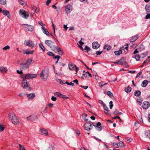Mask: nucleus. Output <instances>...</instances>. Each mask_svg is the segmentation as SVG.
Here are the masks:
<instances>
[{"instance_id": "obj_1", "label": "nucleus", "mask_w": 150, "mask_h": 150, "mask_svg": "<svg viewBox=\"0 0 150 150\" xmlns=\"http://www.w3.org/2000/svg\"><path fill=\"white\" fill-rule=\"evenodd\" d=\"M32 61V59L30 58L27 59L26 63H21L20 67V69L22 70H26L28 69L29 68V66L31 63Z\"/></svg>"}, {"instance_id": "obj_2", "label": "nucleus", "mask_w": 150, "mask_h": 150, "mask_svg": "<svg viewBox=\"0 0 150 150\" xmlns=\"http://www.w3.org/2000/svg\"><path fill=\"white\" fill-rule=\"evenodd\" d=\"M8 117L9 119L14 124L17 125L19 124L18 119L14 113H10L8 114Z\"/></svg>"}, {"instance_id": "obj_3", "label": "nucleus", "mask_w": 150, "mask_h": 150, "mask_svg": "<svg viewBox=\"0 0 150 150\" xmlns=\"http://www.w3.org/2000/svg\"><path fill=\"white\" fill-rule=\"evenodd\" d=\"M22 86L24 89L29 90L32 89V88L30 87V85L29 84V82L25 79H23L22 82Z\"/></svg>"}, {"instance_id": "obj_4", "label": "nucleus", "mask_w": 150, "mask_h": 150, "mask_svg": "<svg viewBox=\"0 0 150 150\" xmlns=\"http://www.w3.org/2000/svg\"><path fill=\"white\" fill-rule=\"evenodd\" d=\"M48 75V72L44 70H42L40 74L41 78L44 81H45L47 79Z\"/></svg>"}, {"instance_id": "obj_5", "label": "nucleus", "mask_w": 150, "mask_h": 150, "mask_svg": "<svg viewBox=\"0 0 150 150\" xmlns=\"http://www.w3.org/2000/svg\"><path fill=\"white\" fill-rule=\"evenodd\" d=\"M22 25L24 30H25L30 32L33 31L34 27L33 25L27 24H23Z\"/></svg>"}, {"instance_id": "obj_6", "label": "nucleus", "mask_w": 150, "mask_h": 150, "mask_svg": "<svg viewBox=\"0 0 150 150\" xmlns=\"http://www.w3.org/2000/svg\"><path fill=\"white\" fill-rule=\"evenodd\" d=\"M20 14L25 19L29 17L28 13L23 9H21L19 11Z\"/></svg>"}, {"instance_id": "obj_7", "label": "nucleus", "mask_w": 150, "mask_h": 150, "mask_svg": "<svg viewBox=\"0 0 150 150\" xmlns=\"http://www.w3.org/2000/svg\"><path fill=\"white\" fill-rule=\"evenodd\" d=\"M37 76L38 74H28L25 75V78L24 79H25L26 80L29 79H30L35 78L37 77Z\"/></svg>"}, {"instance_id": "obj_8", "label": "nucleus", "mask_w": 150, "mask_h": 150, "mask_svg": "<svg viewBox=\"0 0 150 150\" xmlns=\"http://www.w3.org/2000/svg\"><path fill=\"white\" fill-rule=\"evenodd\" d=\"M92 124L96 129L98 131H100L102 129V128L101 126V124L100 122H98L96 124L94 123H93Z\"/></svg>"}, {"instance_id": "obj_9", "label": "nucleus", "mask_w": 150, "mask_h": 150, "mask_svg": "<svg viewBox=\"0 0 150 150\" xmlns=\"http://www.w3.org/2000/svg\"><path fill=\"white\" fill-rule=\"evenodd\" d=\"M24 44L27 46H28L30 47H33L35 46V44L34 42L30 40L25 41Z\"/></svg>"}, {"instance_id": "obj_10", "label": "nucleus", "mask_w": 150, "mask_h": 150, "mask_svg": "<svg viewBox=\"0 0 150 150\" xmlns=\"http://www.w3.org/2000/svg\"><path fill=\"white\" fill-rule=\"evenodd\" d=\"M69 68L71 70H74L76 69V71L77 72L79 70V68L77 67L75 65H74L72 63H70L68 65Z\"/></svg>"}, {"instance_id": "obj_11", "label": "nucleus", "mask_w": 150, "mask_h": 150, "mask_svg": "<svg viewBox=\"0 0 150 150\" xmlns=\"http://www.w3.org/2000/svg\"><path fill=\"white\" fill-rule=\"evenodd\" d=\"M92 128V125L90 123L87 122L84 124V128L86 130H89L91 129Z\"/></svg>"}, {"instance_id": "obj_12", "label": "nucleus", "mask_w": 150, "mask_h": 150, "mask_svg": "<svg viewBox=\"0 0 150 150\" xmlns=\"http://www.w3.org/2000/svg\"><path fill=\"white\" fill-rule=\"evenodd\" d=\"M150 107V103L148 101H144L142 104L143 108L146 110L148 109Z\"/></svg>"}, {"instance_id": "obj_13", "label": "nucleus", "mask_w": 150, "mask_h": 150, "mask_svg": "<svg viewBox=\"0 0 150 150\" xmlns=\"http://www.w3.org/2000/svg\"><path fill=\"white\" fill-rule=\"evenodd\" d=\"M39 133L41 135L45 134L47 135L48 134V132L45 128H42L40 129L39 132Z\"/></svg>"}, {"instance_id": "obj_14", "label": "nucleus", "mask_w": 150, "mask_h": 150, "mask_svg": "<svg viewBox=\"0 0 150 150\" xmlns=\"http://www.w3.org/2000/svg\"><path fill=\"white\" fill-rule=\"evenodd\" d=\"M72 7L71 5L69 4H68L65 6V11L66 13L67 14H69L71 11L70 8Z\"/></svg>"}, {"instance_id": "obj_15", "label": "nucleus", "mask_w": 150, "mask_h": 150, "mask_svg": "<svg viewBox=\"0 0 150 150\" xmlns=\"http://www.w3.org/2000/svg\"><path fill=\"white\" fill-rule=\"evenodd\" d=\"M45 43L51 48H52V45L54 42L50 40H46L45 41Z\"/></svg>"}, {"instance_id": "obj_16", "label": "nucleus", "mask_w": 150, "mask_h": 150, "mask_svg": "<svg viewBox=\"0 0 150 150\" xmlns=\"http://www.w3.org/2000/svg\"><path fill=\"white\" fill-rule=\"evenodd\" d=\"M3 15L7 16V17L10 18L11 15L10 13L7 10H4L2 11Z\"/></svg>"}, {"instance_id": "obj_17", "label": "nucleus", "mask_w": 150, "mask_h": 150, "mask_svg": "<svg viewBox=\"0 0 150 150\" xmlns=\"http://www.w3.org/2000/svg\"><path fill=\"white\" fill-rule=\"evenodd\" d=\"M100 46V45L97 42H93L92 44V47L94 49L98 48Z\"/></svg>"}, {"instance_id": "obj_18", "label": "nucleus", "mask_w": 150, "mask_h": 150, "mask_svg": "<svg viewBox=\"0 0 150 150\" xmlns=\"http://www.w3.org/2000/svg\"><path fill=\"white\" fill-rule=\"evenodd\" d=\"M8 71L7 68L4 67H0V72L2 73H6Z\"/></svg>"}, {"instance_id": "obj_19", "label": "nucleus", "mask_w": 150, "mask_h": 150, "mask_svg": "<svg viewBox=\"0 0 150 150\" xmlns=\"http://www.w3.org/2000/svg\"><path fill=\"white\" fill-rule=\"evenodd\" d=\"M118 63H119V64H127L124 57H122L120 60L118 61Z\"/></svg>"}, {"instance_id": "obj_20", "label": "nucleus", "mask_w": 150, "mask_h": 150, "mask_svg": "<svg viewBox=\"0 0 150 150\" xmlns=\"http://www.w3.org/2000/svg\"><path fill=\"white\" fill-rule=\"evenodd\" d=\"M138 38V35H136L132 37L130 39L129 41L130 42H133L135 41Z\"/></svg>"}, {"instance_id": "obj_21", "label": "nucleus", "mask_w": 150, "mask_h": 150, "mask_svg": "<svg viewBox=\"0 0 150 150\" xmlns=\"http://www.w3.org/2000/svg\"><path fill=\"white\" fill-rule=\"evenodd\" d=\"M55 51L58 52L59 54L60 55H62L63 54V51L61 48L59 47H58V48L56 49V50H55Z\"/></svg>"}, {"instance_id": "obj_22", "label": "nucleus", "mask_w": 150, "mask_h": 150, "mask_svg": "<svg viewBox=\"0 0 150 150\" xmlns=\"http://www.w3.org/2000/svg\"><path fill=\"white\" fill-rule=\"evenodd\" d=\"M41 29H42L43 32V33L46 34L47 36H49V32L48 31L46 30L45 28L43 26H42L41 27Z\"/></svg>"}, {"instance_id": "obj_23", "label": "nucleus", "mask_w": 150, "mask_h": 150, "mask_svg": "<svg viewBox=\"0 0 150 150\" xmlns=\"http://www.w3.org/2000/svg\"><path fill=\"white\" fill-rule=\"evenodd\" d=\"M27 96L28 99L32 100L35 97V95L34 93L29 94H27Z\"/></svg>"}, {"instance_id": "obj_24", "label": "nucleus", "mask_w": 150, "mask_h": 150, "mask_svg": "<svg viewBox=\"0 0 150 150\" xmlns=\"http://www.w3.org/2000/svg\"><path fill=\"white\" fill-rule=\"evenodd\" d=\"M104 106H103V109H104V112L107 115H109L110 113H108V109L106 105H105Z\"/></svg>"}, {"instance_id": "obj_25", "label": "nucleus", "mask_w": 150, "mask_h": 150, "mask_svg": "<svg viewBox=\"0 0 150 150\" xmlns=\"http://www.w3.org/2000/svg\"><path fill=\"white\" fill-rule=\"evenodd\" d=\"M36 119L35 116H30L29 117H28L27 118V120H30L31 121H33Z\"/></svg>"}, {"instance_id": "obj_26", "label": "nucleus", "mask_w": 150, "mask_h": 150, "mask_svg": "<svg viewBox=\"0 0 150 150\" xmlns=\"http://www.w3.org/2000/svg\"><path fill=\"white\" fill-rule=\"evenodd\" d=\"M141 92L140 91H135L134 93V95L137 97L139 96L141 94Z\"/></svg>"}, {"instance_id": "obj_27", "label": "nucleus", "mask_w": 150, "mask_h": 150, "mask_svg": "<svg viewBox=\"0 0 150 150\" xmlns=\"http://www.w3.org/2000/svg\"><path fill=\"white\" fill-rule=\"evenodd\" d=\"M148 83V81L146 80L144 81L142 83V86L143 87H145L146 86Z\"/></svg>"}, {"instance_id": "obj_28", "label": "nucleus", "mask_w": 150, "mask_h": 150, "mask_svg": "<svg viewBox=\"0 0 150 150\" xmlns=\"http://www.w3.org/2000/svg\"><path fill=\"white\" fill-rule=\"evenodd\" d=\"M131 88L128 86L125 89V91L127 93H129L131 91Z\"/></svg>"}, {"instance_id": "obj_29", "label": "nucleus", "mask_w": 150, "mask_h": 150, "mask_svg": "<svg viewBox=\"0 0 150 150\" xmlns=\"http://www.w3.org/2000/svg\"><path fill=\"white\" fill-rule=\"evenodd\" d=\"M18 1L19 3L21 4L23 6H26V3L24 2L23 0H18Z\"/></svg>"}, {"instance_id": "obj_30", "label": "nucleus", "mask_w": 150, "mask_h": 150, "mask_svg": "<svg viewBox=\"0 0 150 150\" xmlns=\"http://www.w3.org/2000/svg\"><path fill=\"white\" fill-rule=\"evenodd\" d=\"M114 53L115 55H119L122 53V51L121 50H119L118 51H115Z\"/></svg>"}, {"instance_id": "obj_31", "label": "nucleus", "mask_w": 150, "mask_h": 150, "mask_svg": "<svg viewBox=\"0 0 150 150\" xmlns=\"http://www.w3.org/2000/svg\"><path fill=\"white\" fill-rule=\"evenodd\" d=\"M54 95L57 96H58L60 98H61L62 95V94H61L59 92H56L54 93Z\"/></svg>"}, {"instance_id": "obj_32", "label": "nucleus", "mask_w": 150, "mask_h": 150, "mask_svg": "<svg viewBox=\"0 0 150 150\" xmlns=\"http://www.w3.org/2000/svg\"><path fill=\"white\" fill-rule=\"evenodd\" d=\"M39 46L40 47L41 49L44 51L45 52V47L43 45L42 43H40L39 44Z\"/></svg>"}, {"instance_id": "obj_33", "label": "nucleus", "mask_w": 150, "mask_h": 150, "mask_svg": "<svg viewBox=\"0 0 150 150\" xmlns=\"http://www.w3.org/2000/svg\"><path fill=\"white\" fill-rule=\"evenodd\" d=\"M111 47L108 45H105L104 47V49H106L108 50L110 49L111 48Z\"/></svg>"}, {"instance_id": "obj_34", "label": "nucleus", "mask_w": 150, "mask_h": 150, "mask_svg": "<svg viewBox=\"0 0 150 150\" xmlns=\"http://www.w3.org/2000/svg\"><path fill=\"white\" fill-rule=\"evenodd\" d=\"M147 54L148 53L147 52H145L142 53L141 54L142 58H144L147 55Z\"/></svg>"}, {"instance_id": "obj_35", "label": "nucleus", "mask_w": 150, "mask_h": 150, "mask_svg": "<svg viewBox=\"0 0 150 150\" xmlns=\"http://www.w3.org/2000/svg\"><path fill=\"white\" fill-rule=\"evenodd\" d=\"M4 129V127L3 126V124H0V132L3 131Z\"/></svg>"}, {"instance_id": "obj_36", "label": "nucleus", "mask_w": 150, "mask_h": 150, "mask_svg": "<svg viewBox=\"0 0 150 150\" xmlns=\"http://www.w3.org/2000/svg\"><path fill=\"white\" fill-rule=\"evenodd\" d=\"M140 56L139 55L136 54L135 56V58L136 60L137 61H139L140 60Z\"/></svg>"}, {"instance_id": "obj_37", "label": "nucleus", "mask_w": 150, "mask_h": 150, "mask_svg": "<svg viewBox=\"0 0 150 150\" xmlns=\"http://www.w3.org/2000/svg\"><path fill=\"white\" fill-rule=\"evenodd\" d=\"M53 104L52 103H50L48 104L47 105V106L46 108H52L53 107Z\"/></svg>"}, {"instance_id": "obj_38", "label": "nucleus", "mask_w": 150, "mask_h": 150, "mask_svg": "<svg viewBox=\"0 0 150 150\" xmlns=\"http://www.w3.org/2000/svg\"><path fill=\"white\" fill-rule=\"evenodd\" d=\"M150 6L146 5L145 7V9L146 12L147 13H149V8H150Z\"/></svg>"}, {"instance_id": "obj_39", "label": "nucleus", "mask_w": 150, "mask_h": 150, "mask_svg": "<svg viewBox=\"0 0 150 150\" xmlns=\"http://www.w3.org/2000/svg\"><path fill=\"white\" fill-rule=\"evenodd\" d=\"M145 134L147 137H148L149 138L150 137V131L148 130V131H146V132Z\"/></svg>"}, {"instance_id": "obj_40", "label": "nucleus", "mask_w": 150, "mask_h": 150, "mask_svg": "<svg viewBox=\"0 0 150 150\" xmlns=\"http://www.w3.org/2000/svg\"><path fill=\"white\" fill-rule=\"evenodd\" d=\"M88 76L86 73L84 74H83L82 76V78L83 79H85L86 77H88Z\"/></svg>"}, {"instance_id": "obj_41", "label": "nucleus", "mask_w": 150, "mask_h": 150, "mask_svg": "<svg viewBox=\"0 0 150 150\" xmlns=\"http://www.w3.org/2000/svg\"><path fill=\"white\" fill-rule=\"evenodd\" d=\"M33 51L31 50L29 52H24V54H33Z\"/></svg>"}, {"instance_id": "obj_42", "label": "nucleus", "mask_w": 150, "mask_h": 150, "mask_svg": "<svg viewBox=\"0 0 150 150\" xmlns=\"http://www.w3.org/2000/svg\"><path fill=\"white\" fill-rule=\"evenodd\" d=\"M107 94L110 97L113 96V94L110 91H108L107 92Z\"/></svg>"}, {"instance_id": "obj_43", "label": "nucleus", "mask_w": 150, "mask_h": 150, "mask_svg": "<svg viewBox=\"0 0 150 150\" xmlns=\"http://www.w3.org/2000/svg\"><path fill=\"white\" fill-rule=\"evenodd\" d=\"M119 146L121 147H123L125 146V144H124L123 142L122 141H120L119 142Z\"/></svg>"}, {"instance_id": "obj_44", "label": "nucleus", "mask_w": 150, "mask_h": 150, "mask_svg": "<svg viewBox=\"0 0 150 150\" xmlns=\"http://www.w3.org/2000/svg\"><path fill=\"white\" fill-rule=\"evenodd\" d=\"M6 3V0H0V4L4 5Z\"/></svg>"}, {"instance_id": "obj_45", "label": "nucleus", "mask_w": 150, "mask_h": 150, "mask_svg": "<svg viewBox=\"0 0 150 150\" xmlns=\"http://www.w3.org/2000/svg\"><path fill=\"white\" fill-rule=\"evenodd\" d=\"M119 114V111L117 109H115V111L113 112V115H117Z\"/></svg>"}, {"instance_id": "obj_46", "label": "nucleus", "mask_w": 150, "mask_h": 150, "mask_svg": "<svg viewBox=\"0 0 150 150\" xmlns=\"http://www.w3.org/2000/svg\"><path fill=\"white\" fill-rule=\"evenodd\" d=\"M144 46L143 45H141L139 47H138V49H140L141 50H142L144 49Z\"/></svg>"}, {"instance_id": "obj_47", "label": "nucleus", "mask_w": 150, "mask_h": 150, "mask_svg": "<svg viewBox=\"0 0 150 150\" xmlns=\"http://www.w3.org/2000/svg\"><path fill=\"white\" fill-rule=\"evenodd\" d=\"M65 83L69 85V86H74V84L71 82H70V83H69L67 81H66L65 82Z\"/></svg>"}, {"instance_id": "obj_48", "label": "nucleus", "mask_w": 150, "mask_h": 150, "mask_svg": "<svg viewBox=\"0 0 150 150\" xmlns=\"http://www.w3.org/2000/svg\"><path fill=\"white\" fill-rule=\"evenodd\" d=\"M19 146L20 147V150H24L25 148L21 144H19Z\"/></svg>"}, {"instance_id": "obj_49", "label": "nucleus", "mask_w": 150, "mask_h": 150, "mask_svg": "<svg viewBox=\"0 0 150 150\" xmlns=\"http://www.w3.org/2000/svg\"><path fill=\"white\" fill-rule=\"evenodd\" d=\"M84 50H86L87 52L91 50L90 48L87 46H85Z\"/></svg>"}, {"instance_id": "obj_50", "label": "nucleus", "mask_w": 150, "mask_h": 150, "mask_svg": "<svg viewBox=\"0 0 150 150\" xmlns=\"http://www.w3.org/2000/svg\"><path fill=\"white\" fill-rule=\"evenodd\" d=\"M112 101H110L109 103L110 104V108L111 109H112L113 106V104H112Z\"/></svg>"}, {"instance_id": "obj_51", "label": "nucleus", "mask_w": 150, "mask_h": 150, "mask_svg": "<svg viewBox=\"0 0 150 150\" xmlns=\"http://www.w3.org/2000/svg\"><path fill=\"white\" fill-rule=\"evenodd\" d=\"M47 54L49 56H54V55L52 52H48L47 53Z\"/></svg>"}, {"instance_id": "obj_52", "label": "nucleus", "mask_w": 150, "mask_h": 150, "mask_svg": "<svg viewBox=\"0 0 150 150\" xmlns=\"http://www.w3.org/2000/svg\"><path fill=\"white\" fill-rule=\"evenodd\" d=\"M79 61L82 63H83L84 65V66L86 67L88 69H91V70L92 69H90L86 65V64H85L84 62H83V61H82L81 60H79Z\"/></svg>"}, {"instance_id": "obj_53", "label": "nucleus", "mask_w": 150, "mask_h": 150, "mask_svg": "<svg viewBox=\"0 0 150 150\" xmlns=\"http://www.w3.org/2000/svg\"><path fill=\"white\" fill-rule=\"evenodd\" d=\"M10 47L8 45H6L3 48V50H6L10 49Z\"/></svg>"}, {"instance_id": "obj_54", "label": "nucleus", "mask_w": 150, "mask_h": 150, "mask_svg": "<svg viewBox=\"0 0 150 150\" xmlns=\"http://www.w3.org/2000/svg\"><path fill=\"white\" fill-rule=\"evenodd\" d=\"M61 98H62L63 99H66L67 98H69L68 97H66L65 95H62Z\"/></svg>"}, {"instance_id": "obj_55", "label": "nucleus", "mask_w": 150, "mask_h": 150, "mask_svg": "<svg viewBox=\"0 0 150 150\" xmlns=\"http://www.w3.org/2000/svg\"><path fill=\"white\" fill-rule=\"evenodd\" d=\"M103 52V51H96V55H100Z\"/></svg>"}, {"instance_id": "obj_56", "label": "nucleus", "mask_w": 150, "mask_h": 150, "mask_svg": "<svg viewBox=\"0 0 150 150\" xmlns=\"http://www.w3.org/2000/svg\"><path fill=\"white\" fill-rule=\"evenodd\" d=\"M145 19H146L150 18V13H148L145 16Z\"/></svg>"}, {"instance_id": "obj_57", "label": "nucleus", "mask_w": 150, "mask_h": 150, "mask_svg": "<svg viewBox=\"0 0 150 150\" xmlns=\"http://www.w3.org/2000/svg\"><path fill=\"white\" fill-rule=\"evenodd\" d=\"M113 146H114L115 148H118V145L117 143H113Z\"/></svg>"}, {"instance_id": "obj_58", "label": "nucleus", "mask_w": 150, "mask_h": 150, "mask_svg": "<svg viewBox=\"0 0 150 150\" xmlns=\"http://www.w3.org/2000/svg\"><path fill=\"white\" fill-rule=\"evenodd\" d=\"M53 57H54L53 59H59L60 58V57L59 55H57L56 56H55L54 55V56H53Z\"/></svg>"}, {"instance_id": "obj_59", "label": "nucleus", "mask_w": 150, "mask_h": 150, "mask_svg": "<svg viewBox=\"0 0 150 150\" xmlns=\"http://www.w3.org/2000/svg\"><path fill=\"white\" fill-rule=\"evenodd\" d=\"M58 80L59 81V83L61 84H64L65 83V82L64 83V81L61 80V79H58Z\"/></svg>"}, {"instance_id": "obj_60", "label": "nucleus", "mask_w": 150, "mask_h": 150, "mask_svg": "<svg viewBox=\"0 0 150 150\" xmlns=\"http://www.w3.org/2000/svg\"><path fill=\"white\" fill-rule=\"evenodd\" d=\"M51 0H47L46 3V4L47 6H48L49 4L51 3Z\"/></svg>"}, {"instance_id": "obj_61", "label": "nucleus", "mask_w": 150, "mask_h": 150, "mask_svg": "<svg viewBox=\"0 0 150 150\" xmlns=\"http://www.w3.org/2000/svg\"><path fill=\"white\" fill-rule=\"evenodd\" d=\"M58 47L57 46H53L52 45V48H53V50H54V51H55L56 50V49L58 48Z\"/></svg>"}, {"instance_id": "obj_62", "label": "nucleus", "mask_w": 150, "mask_h": 150, "mask_svg": "<svg viewBox=\"0 0 150 150\" xmlns=\"http://www.w3.org/2000/svg\"><path fill=\"white\" fill-rule=\"evenodd\" d=\"M51 99L53 101H55L56 100L57 98H56L54 96H52V97Z\"/></svg>"}, {"instance_id": "obj_63", "label": "nucleus", "mask_w": 150, "mask_h": 150, "mask_svg": "<svg viewBox=\"0 0 150 150\" xmlns=\"http://www.w3.org/2000/svg\"><path fill=\"white\" fill-rule=\"evenodd\" d=\"M118 118V119H119L120 120V121H121V118H120V117L119 116H115L114 117H113V118L114 119H116V118Z\"/></svg>"}, {"instance_id": "obj_64", "label": "nucleus", "mask_w": 150, "mask_h": 150, "mask_svg": "<svg viewBox=\"0 0 150 150\" xmlns=\"http://www.w3.org/2000/svg\"><path fill=\"white\" fill-rule=\"evenodd\" d=\"M17 72L18 74H21L23 73L22 70H21V71H19V70H17Z\"/></svg>"}]
</instances>
